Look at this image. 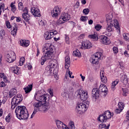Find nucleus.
Masks as SVG:
<instances>
[{"label":"nucleus","instance_id":"obj_1","mask_svg":"<svg viewBox=\"0 0 129 129\" xmlns=\"http://www.w3.org/2000/svg\"><path fill=\"white\" fill-rule=\"evenodd\" d=\"M78 96L80 97L83 103H78L76 107L78 113L81 114L84 111H86L89 107V101L86 100L88 98V93L86 91L80 90L78 93Z\"/></svg>","mask_w":129,"mask_h":129},{"label":"nucleus","instance_id":"obj_2","mask_svg":"<svg viewBox=\"0 0 129 129\" xmlns=\"http://www.w3.org/2000/svg\"><path fill=\"white\" fill-rule=\"evenodd\" d=\"M43 50V52H45V53L41 58V65L45 64V62L47 60H50L54 57V46L51 43L44 44Z\"/></svg>","mask_w":129,"mask_h":129},{"label":"nucleus","instance_id":"obj_3","mask_svg":"<svg viewBox=\"0 0 129 129\" xmlns=\"http://www.w3.org/2000/svg\"><path fill=\"white\" fill-rule=\"evenodd\" d=\"M16 116L19 119L27 120L29 118V112L25 106H18L15 110Z\"/></svg>","mask_w":129,"mask_h":129},{"label":"nucleus","instance_id":"obj_4","mask_svg":"<svg viewBox=\"0 0 129 129\" xmlns=\"http://www.w3.org/2000/svg\"><path fill=\"white\" fill-rule=\"evenodd\" d=\"M108 91V89H107V87L103 88V89L100 91H99L98 88H94L92 91V97L93 99L96 100V99L98 98L100 94L105 96L107 94Z\"/></svg>","mask_w":129,"mask_h":129},{"label":"nucleus","instance_id":"obj_5","mask_svg":"<svg viewBox=\"0 0 129 129\" xmlns=\"http://www.w3.org/2000/svg\"><path fill=\"white\" fill-rule=\"evenodd\" d=\"M114 28L118 30V31H119V32L120 31V29L119 28V24L118 23L117 20L114 19V22H108L107 23L106 30L109 33L112 32V31H113L114 29Z\"/></svg>","mask_w":129,"mask_h":129},{"label":"nucleus","instance_id":"obj_6","mask_svg":"<svg viewBox=\"0 0 129 129\" xmlns=\"http://www.w3.org/2000/svg\"><path fill=\"white\" fill-rule=\"evenodd\" d=\"M23 100V97H22V95L21 94H18L16 95L12 100L11 104L12 109H15V107L17 106V104H19V103Z\"/></svg>","mask_w":129,"mask_h":129},{"label":"nucleus","instance_id":"obj_7","mask_svg":"<svg viewBox=\"0 0 129 129\" xmlns=\"http://www.w3.org/2000/svg\"><path fill=\"white\" fill-rule=\"evenodd\" d=\"M56 64L53 62V61H50L48 65L46 67L45 70V73L46 75H52V74H55L54 70L55 69L54 67Z\"/></svg>","mask_w":129,"mask_h":129},{"label":"nucleus","instance_id":"obj_8","mask_svg":"<svg viewBox=\"0 0 129 129\" xmlns=\"http://www.w3.org/2000/svg\"><path fill=\"white\" fill-rule=\"evenodd\" d=\"M70 20V15L67 13H62L59 19L57 21V24L61 25V24H64L66 22H68Z\"/></svg>","mask_w":129,"mask_h":129},{"label":"nucleus","instance_id":"obj_9","mask_svg":"<svg viewBox=\"0 0 129 129\" xmlns=\"http://www.w3.org/2000/svg\"><path fill=\"white\" fill-rule=\"evenodd\" d=\"M42 102L40 101L36 102L33 104L34 110L33 112V113L32 114V115H31V118H33L35 116V115L36 114V113L38 112V111H40L41 108L42 107Z\"/></svg>","mask_w":129,"mask_h":129},{"label":"nucleus","instance_id":"obj_10","mask_svg":"<svg viewBox=\"0 0 129 129\" xmlns=\"http://www.w3.org/2000/svg\"><path fill=\"white\" fill-rule=\"evenodd\" d=\"M23 13L22 14V18L25 22H28L30 20L31 16L29 15V9L25 7L23 10Z\"/></svg>","mask_w":129,"mask_h":129},{"label":"nucleus","instance_id":"obj_11","mask_svg":"<svg viewBox=\"0 0 129 129\" xmlns=\"http://www.w3.org/2000/svg\"><path fill=\"white\" fill-rule=\"evenodd\" d=\"M7 62L9 63H13V62L16 60V53L14 51H11L7 54Z\"/></svg>","mask_w":129,"mask_h":129},{"label":"nucleus","instance_id":"obj_12","mask_svg":"<svg viewBox=\"0 0 129 129\" xmlns=\"http://www.w3.org/2000/svg\"><path fill=\"white\" fill-rule=\"evenodd\" d=\"M99 40L100 42L104 45H109L110 43L109 39L104 35H101L99 38Z\"/></svg>","mask_w":129,"mask_h":129},{"label":"nucleus","instance_id":"obj_13","mask_svg":"<svg viewBox=\"0 0 129 129\" xmlns=\"http://www.w3.org/2000/svg\"><path fill=\"white\" fill-rule=\"evenodd\" d=\"M92 47V44L89 40H84L82 43L81 49H90Z\"/></svg>","mask_w":129,"mask_h":129},{"label":"nucleus","instance_id":"obj_14","mask_svg":"<svg viewBox=\"0 0 129 129\" xmlns=\"http://www.w3.org/2000/svg\"><path fill=\"white\" fill-rule=\"evenodd\" d=\"M60 13H61V10H60L59 7L56 6L51 11V16L53 18H56V17H58L60 15Z\"/></svg>","mask_w":129,"mask_h":129},{"label":"nucleus","instance_id":"obj_15","mask_svg":"<svg viewBox=\"0 0 129 129\" xmlns=\"http://www.w3.org/2000/svg\"><path fill=\"white\" fill-rule=\"evenodd\" d=\"M31 12L34 17H41V12L38 8L32 7Z\"/></svg>","mask_w":129,"mask_h":129},{"label":"nucleus","instance_id":"obj_16","mask_svg":"<svg viewBox=\"0 0 129 129\" xmlns=\"http://www.w3.org/2000/svg\"><path fill=\"white\" fill-rule=\"evenodd\" d=\"M73 88H71L70 91L68 90H64L63 92L61 93V96L64 97V98H69V96L70 94H73Z\"/></svg>","mask_w":129,"mask_h":129},{"label":"nucleus","instance_id":"obj_17","mask_svg":"<svg viewBox=\"0 0 129 129\" xmlns=\"http://www.w3.org/2000/svg\"><path fill=\"white\" fill-rule=\"evenodd\" d=\"M39 102H47L49 100V95L47 94H44L39 97Z\"/></svg>","mask_w":129,"mask_h":129},{"label":"nucleus","instance_id":"obj_18","mask_svg":"<svg viewBox=\"0 0 129 129\" xmlns=\"http://www.w3.org/2000/svg\"><path fill=\"white\" fill-rule=\"evenodd\" d=\"M20 46L27 48L30 45V41L25 39H21L20 40Z\"/></svg>","mask_w":129,"mask_h":129},{"label":"nucleus","instance_id":"obj_19","mask_svg":"<svg viewBox=\"0 0 129 129\" xmlns=\"http://www.w3.org/2000/svg\"><path fill=\"white\" fill-rule=\"evenodd\" d=\"M71 63V61H70V57H69V56H66L64 68L66 69H69V68L70 67Z\"/></svg>","mask_w":129,"mask_h":129},{"label":"nucleus","instance_id":"obj_20","mask_svg":"<svg viewBox=\"0 0 129 129\" xmlns=\"http://www.w3.org/2000/svg\"><path fill=\"white\" fill-rule=\"evenodd\" d=\"M50 108V105L48 103L42 104L40 111H47Z\"/></svg>","mask_w":129,"mask_h":129},{"label":"nucleus","instance_id":"obj_21","mask_svg":"<svg viewBox=\"0 0 129 129\" xmlns=\"http://www.w3.org/2000/svg\"><path fill=\"white\" fill-rule=\"evenodd\" d=\"M121 82H122L123 84H127L128 81V79H127V76L125 75H121V77L120 78Z\"/></svg>","mask_w":129,"mask_h":129},{"label":"nucleus","instance_id":"obj_22","mask_svg":"<svg viewBox=\"0 0 129 129\" xmlns=\"http://www.w3.org/2000/svg\"><path fill=\"white\" fill-rule=\"evenodd\" d=\"M44 37L45 40H50L53 38V33H51V31H47L44 33Z\"/></svg>","mask_w":129,"mask_h":129},{"label":"nucleus","instance_id":"obj_23","mask_svg":"<svg viewBox=\"0 0 129 129\" xmlns=\"http://www.w3.org/2000/svg\"><path fill=\"white\" fill-rule=\"evenodd\" d=\"M56 125L58 128L59 129H63V128H66V125L60 120H56Z\"/></svg>","mask_w":129,"mask_h":129},{"label":"nucleus","instance_id":"obj_24","mask_svg":"<svg viewBox=\"0 0 129 129\" xmlns=\"http://www.w3.org/2000/svg\"><path fill=\"white\" fill-rule=\"evenodd\" d=\"M100 77L101 82L103 83H107V78L104 76V71H102L100 72Z\"/></svg>","mask_w":129,"mask_h":129},{"label":"nucleus","instance_id":"obj_25","mask_svg":"<svg viewBox=\"0 0 129 129\" xmlns=\"http://www.w3.org/2000/svg\"><path fill=\"white\" fill-rule=\"evenodd\" d=\"M33 89V84L28 85L27 87L24 88L25 93H29L32 91Z\"/></svg>","mask_w":129,"mask_h":129},{"label":"nucleus","instance_id":"obj_26","mask_svg":"<svg viewBox=\"0 0 129 129\" xmlns=\"http://www.w3.org/2000/svg\"><path fill=\"white\" fill-rule=\"evenodd\" d=\"M17 32H18V27H17V24L14 23L13 24V29L11 31V35H13L14 37L17 36Z\"/></svg>","mask_w":129,"mask_h":129},{"label":"nucleus","instance_id":"obj_27","mask_svg":"<svg viewBox=\"0 0 129 129\" xmlns=\"http://www.w3.org/2000/svg\"><path fill=\"white\" fill-rule=\"evenodd\" d=\"M90 61L92 64H95L96 65H97L99 63V59L94 56V55L90 59Z\"/></svg>","mask_w":129,"mask_h":129},{"label":"nucleus","instance_id":"obj_28","mask_svg":"<svg viewBox=\"0 0 129 129\" xmlns=\"http://www.w3.org/2000/svg\"><path fill=\"white\" fill-rule=\"evenodd\" d=\"M19 69H20L17 66L13 67L11 68L12 71L14 72L15 74H17V75L21 73V71Z\"/></svg>","mask_w":129,"mask_h":129},{"label":"nucleus","instance_id":"obj_29","mask_svg":"<svg viewBox=\"0 0 129 129\" xmlns=\"http://www.w3.org/2000/svg\"><path fill=\"white\" fill-rule=\"evenodd\" d=\"M98 121H100L101 122H105L106 120H107V118L105 117L104 114L100 115L98 117Z\"/></svg>","mask_w":129,"mask_h":129},{"label":"nucleus","instance_id":"obj_30","mask_svg":"<svg viewBox=\"0 0 129 129\" xmlns=\"http://www.w3.org/2000/svg\"><path fill=\"white\" fill-rule=\"evenodd\" d=\"M103 114H104L107 119H109V118H111V116H113V113H110L109 111H106Z\"/></svg>","mask_w":129,"mask_h":129},{"label":"nucleus","instance_id":"obj_31","mask_svg":"<svg viewBox=\"0 0 129 129\" xmlns=\"http://www.w3.org/2000/svg\"><path fill=\"white\" fill-rule=\"evenodd\" d=\"M109 126H110V124H106L102 123L100 124H99V128L102 129V128H104V129H109Z\"/></svg>","mask_w":129,"mask_h":129},{"label":"nucleus","instance_id":"obj_32","mask_svg":"<svg viewBox=\"0 0 129 129\" xmlns=\"http://www.w3.org/2000/svg\"><path fill=\"white\" fill-rule=\"evenodd\" d=\"M89 39L94 40V41H97L98 40V36L97 34L94 33V34H90L88 36Z\"/></svg>","mask_w":129,"mask_h":129},{"label":"nucleus","instance_id":"obj_33","mask_svg":"<svg viewBox=\"0 0 129 129\" xmlns=\"http://www.w3.org/2000/svg\"><path fill=\"white\" fill-rule=\"evenodd\" d=\"M106 19L107 23L114 22V20H112V16L111 15H106Z\"/></svg>","mask_w":129,"mask_h":129},{"label":"nucleus","instance_id":"obj_34","mask_svg":"<svg viewBox=\"0 0 129 129\" xmlns=\"http://www.w3.org/2000/svg\"><path fill=\"white\" fill-rule=\"evenodd\" d=\"M118 82H119V81H118V80H116V81H114L112 83L111 88L112 90H115V86L117 85Z\"/></svg>","mask_w":129,"mask_h":129},{"label":"nucleus","instance_id":"obj_35","mask_svg":"<svg viewBox=\"0 0 129 129\" xmlns=\"http://www.w3.org/2000/svg\"><path fill=\"white\" fill-rule=\"evenodd\" d=\"M93 56H95V58H97L98 60H101L102 53L100 52H96Z\"/></svg>","mask_w":129,"mask_h":129},{"label":"nucleus","instance_id":"obj_36","mask_svg":"<svg viewBox=\"0 0 129 129\" xmlns=\"http://www.w3.org/2000/svg\"><path fill=\"white\" fill-rule=\"evenodd\" d=\"M73 55L76 57H81V53L78 49H76L75 51L73 52Z\"/></svg>","mask_w":129,"mask_h":129},{"label":"nucleus","instance_id":"obj_37","mask_svg":"<svg viewBox=\"0 0 129 129\" xmlns=\"http://www.w3.org/2000/svg\"><path fill=\"white\" fill-rule=\"evenodd\" d=\"M14 4H15V2H12L10 5L11 11H12L13 13H15V12L17 11V8L16 7V5H15Z\"/></svg>","mask_w":129,"mask_h":129},{"label":"nucleus","instance_id":"obj_38","mask_svg":"<svg viewBox=\"0 0 129 129\" xmlns=\"http://www.w3.org/2000/svg\"><path fill=\"white\" fill-rule=\"evenodd\" d=\"M0 78H3V80L4 82H8V78L7 76H5V73H0Z\"/></svg>","mask_w":129,"mask_h":129},{"label":"nucleus","instance_id":"obj_39","mask_svg":"<svg viewBox=\"0 0 129 129\" xmlns=\"http://www.w3.org/2000/svg\"><path fill=\"white\" fill-rule=\"evenodd\" d=\"M69 125L70 126V128L71 129H75V125L74 124V122L73 121H70Z\"/></svg>","mask_w":129,"mask_h":129},{"label":"nucleus","instance_id":"obj_40","mask_svg":"<svg viewBox=\"0 0 129 129\" xmlns=\"http://www.w3.org/2000/svg\"><path fill=\"white\" fill-rule=\"evenodd\" d=\"M6 32H5V30L1 29L0 30V38L1 39H4V36H5Z\"/></svg>","mask_w":129,"mask_h":129},{"label":"nucleus","instance_id":"obj_41","mask_svg":"<svg viewBox=\"0 0 129 129\" xmlns=\"http://www.w3.org/2000/svg\"><path fill=\"white\" fill-rule=\"evenodd\" d=\"M123 37L124 39L125 40V41H127L128 42H129V34L128 33H125L123 34Z\"/></svg>","mask_w":129,"mask_h":129},{"label":"nucleus","instance_id":"obj_42","mask_svg":"<svg viewBox=\"0 0 129 129\" xmlns=\"http://www.w3.org/2000/svg\"><path fill=\"white\" fill-rule=\"evenodd\" d=\"M122 91L123 96H126V95L128 94L129 91L128 89H127V88H123Z\"/></svg>","mask_w":129,"mask_h":129},{"label":"nucleus","instance_id":"obj_43","mask_svg":"<svg viewBox=\"0 0 129 129\" xmlns=\"http://www.w3.org/2000/svg\"><path fill=\"white\" fill-rule=\"evenodd\" d=\"M118 108L122 109V110L124 108V104L123 102H120L118 104Z\"/></svg>","mask_w":129,"mask_h":129},{"label":"nucleus","instance_id":"obj_44","mask_svg":"<svg viewBox=\"0 0 129 129\" xmlns=\"http://www.w3.org/2000/svg\"><path fill=\"white\" fill-rule=\"evenodd\" d=\"M69 74V77L70 78H74V76H72V75L73 74L72 72L70 71V70H69V69H67V73L66 74Z\"/></svg>","mask_w":129,"mask_h":129},{"label":"nucleus","instance_id":"obj_45","mask_svg":"<svg viewBox=\"0 0 129 129\" xmlns=\"http://www.w3.org/2000/svg\"><path fill=\"white\" fill-rule=\"evenodd\" d=\"M25 63V57H22L19 61V65L20 66H23L24 65V63Z\"/></svg>","mask_w":129,"mask_h":129},{"label":"nucleus","instance_id":"obj_46","mask_svg":"<svg viewBox=\"0 0 129 129\" xmlns=\"http://www.w3.org/2000/svg\"><path fill=\"white\" fill-rule=\"evenodd\" d=\"M18 8L20 11H23L24 9V5L23 4V3L20 2L18 4Z\"/></svg>","mask_w":129,"mask_h":129},{"label":"nucleus","instance_id":"obj_47","mask_svg":"<svg viewBox=\"0 0 129 129\" xmlns=\"http://www.w3.org/2000/svg\"><path fill=\"white\" fill-rule=\"evenodd\" d=\"M101 28H102V26H101L100 24H97L96 26H95V29L96 30V31H99Z\"/></svg>","mask_w":129,"mask_h":129},{"label":"nucleus","instance_id":"obj_48","mask_svg":"<svg viewBox=\"0 0 129 129\" xmlns=\"http://www.w3.org/2000/svg\"><path fill=\"white\" fill-rule=\"evenodd\" d=\"M89 12H90V10H89V9L88 8L85 9L83 11V13L84 15H88V14H89Z\"/></svg>","mask_w":129,"mask_h":129},{"label":"nucleus","instance_id":"obj_49","mask_svg":"<svg viewBox=\"0 0 129 129\" xmlns=\"http://www.w3.org/2000/svg\"><path fill=\"white\" fill-rule=\"evenodd\" d=\"M38 23L39 26H45L46 25V21L45 20H39Z\"/></svg>","mask_w":129,"mask_h":129},{"label":"nucleus","instance_id":"obj_50","mask_svg":"<svg viewBox=\"0 0 129 129\" xmlns=\"http://www.w3.org/2000/svg\"><path fill=\"white\" fill-rule=\"evenodd\" d=\"M80 20L82 22H86L88 20V17L87 16H82L81 17Z\"/></svg>","mask_w":129,"mask_h":129},{"label":"nucleus","instance_id":"obj_51","mask_svg":"<svg viewBox=\"0 0 129 129\" xmlns=\"http://www.w3.org/2000/svg\"><path fill=\"white\" fill-rule=\"evenodd\" d=\"M6 25L8 29H11V28H12V25H11V23H10L9 21H7L6 22Z\"/></svg>","mask_w":129,"mask_h":129},{"label":"nucleus","instance_id":"obj_52","mask_svg":"<svg viewBox=\"0 0 129 129\" xmlns=\"http://www.w3.org/2000/svg\"><path fill=\"white\" fill-rule=\"evenodd\" d=\"M106 85H104V84H101L100 86H99V91H100V90H102V89H103V88H106Z\"/></svg>","mask_w":129,"mask_h":129},{"label":"nucleus","instance_id":"obj_53","mask_svg":"<svg viewBox=\"0 0 129 129\" xmlns=\"http://www.w3.org/2000/svg\"><path fill=\"white\" fill-rule=\"evenodd\" d=\"M113 51L114 54H117L118 53V49L117 47L114 46L113 47Z\"/></svg>","mask_w":129,"mask_h":129},{"label":"nucleus","instance_id":"obj_54","mask_svg":"<svg viewBox=\"0 0 129 129\" xmlns=\"http://www.w3.org/2000/svg\"><path fill=\"white\" fill-rule=\"evenodd\" d=\"M122 111V110L119 108H117L115 110V113L116 114L121 113Z\"/></svg>","mask_w":129,"mask_h":129},{"label":"nucleus","instance_id":"obj_55","mask_svg":"<svg viewBox=\"0 0 129 129\" xmlns=\"http://www.w3.org/2000/svg\"><path fill=\"white\" fill-rule=\"evenodd\" d=\"M6 120L7 122H10L11 121V114H9L6 117Z\"/></svg>","mask_w":129,"mask_h":129},{"label":"nucleus","instance_id":"obj_56","mask_svg":"<svg viewBox=\"0 0 129 129\" xmlns=\"http://www.w3.org/2000/svg\"><path fill=\"white\" fill-rule=\"evenodd\" d=\"M48 92H49L50 96H51V97H52V96H54V94H53V89H48Z\"/></svg>","mask_w":129,"mask_h":129},{"label":"nucleus","instance_id":"obj_57","mask_svg":"<svg viewBox=\"0 0 129 129\" xmlns=\"http://www.w3.org/2000/svg\"><path fill=\"white\" fill-rule=\"evenodd\" d=\"M11 92H12V94H13V95H15V94H17V89H12L11 90Z\"/></svg>","mask_w":129,"mask_h":129},{"label":"nucleus","instance_id":"obj_58","mask_svg":"<svg viewBox=\"0 0 129 129\" xmlns=\"http://www.w3.org/2000/svg\"><path fill=\"white\" fill-rule=\"evenodd\" d=\"M7 84L5 83V82L2 81L0 83V87H6Z\"/></svg>","mask_w":129,"mask_h":129},{"label":"nucleus","instance_id":"obj_59","mask_svg":"<svg viewBox=\"0 0 129 129\" xmlns=\"http://www.w3.org/2000/svg\"><path fill=\"white\" fill-rule=\"evenodd\" d=\"M50 32L52 34V37H54V35H57L58 34V32L56 30H52Z\"/></svg>","mask_w":129,"mask_h":129},{"label":"nucleus","instance_id":"obj_60","mask_svg":"<svg viewBox=\"0 0 129 129\" xmlns=\"http://www.w3.org/2000/svg\"><path fill=\"white\" fill-rule=\"evenodd\" d=\"M119 65H120V69H122V70H123V69H124V67H123V62H119Z\"/></svg>","mask_w":129,"mask_h":129},{"label":"nucleus","instance_id":"obj_61","mask_svg":"<svg viewBox=\"0 0 129 129\" xmlns=\"http://www.w3.org/2000/svg\"><path fill=\"white\" fill-rule=\"evenodd\" d=\"M4 7H5V4H2L0 5V16L2 15V9L4 10Z\"/></svg>","mask_w":129,"mask_h":129},{"label":"nucleus","instance_id":"obj_62","mask_svg":"<svg viewBox=\"0 0 129 129\" xmlns=\"http://www.w3.org/2000/svg\"><path fill=\"white\" fill-rule=\"evenodd\" d=\"M16 22H17L18 23H19V22H21L22 20L20 17H16Z\"/></svg>","mask_w":129,"mask_h":129},{"label":"nucleus","instance_id":"obj_63","mask_svg":"<svg viewBox=\"0 0 129 129\" xmlns=\"http://www.w3.org/2000/svg\"><path fill=\"white\" fill-rule=\"evenodd\" d=\"M126 114V119H127V120H129V110L127 111Z\"/></svg>","mask_w":129,"mask_h":129},{"label":"nucleus","instance_id":"obj_64","mask_svg":"<svg viewBox=\"0 0 129 129\" xmlns=\"http://www.w3.org/2000/svg\"><path fill=\"white\" fill-rule=\"evenodd\" d=\"M80 76L81 77L82 81H84L85 80V77L82 76V74H81Z\"/></svg>","mask_w":129,"mask_h":129}]
</instances>
